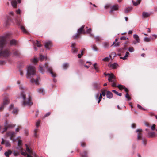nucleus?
Wrapping results in <instances>:
<instances>
[{"instance_id":"423d86ee","label":"nucleus","mask_w":157,"mask_h":157,"mask_svg":"<svg viewBox=\"0 0 157 157\" xmlns=\"http://www.w3.org/2000/svg\"><path fill=\"white\" fill-rule=\"evenodd\" d=\"M26 150L29 153V154H27V157H36V154L33 152L32 151L30 150L28 147L27 144H26Z\"/></svg>"},{"instance_id":"a878e982","label":"nucleus","mask_w":157,"mask_h":157,"mask_svg":"<svg viewBox=\"0 0 157 157\" xmlns=\"http://www.w3.org/2000/svg\"><path fill=\"white\" fill-rule=\"evenodd\" d=\"M141 0H136V2L134 0H132V2L134 5L136 6L140 4L141 2Z\"/></svg>"},{"instance_id":"603ef678","label":"nucleus","mask_w":157,"mask_h":157,"mask_svg":"<svg viewBox=\"0 0 157 157\" xmlns=\"http://www.w3.org/2000/svg\"><path fill=\"white\" fill-rule=\"evenodd\" d=\"M137 107L140 109L143 110H145L146 109H144V108H143L139 104H138L137 105Z\"/></svg>"},{"instance_id":"7ed1b4c3","label":"nucleus","mask_w":157,"mask_h":157,"mask_svg":"<svg viewBox=\"0 0 157 157\" xmlns=\"http://www.w3.org/2000/svg\"><path fill=\"white\" fill-rule=\"evenodd\" d=\"M36 70L34 67L29 66L27 68L26 77L31 78L35 76Z\"/></svg>"},{"instance_id":"052dcab7","label":"nucleus","mask_w":157,"mask_h":157,"mask_svg":"<svg viewBox=\"0 0 157 157\" xmlns=\"http://www.w3.org/2000/svg\"><path fill=\"white\" fill-rule=\"evenodd\" d=\"M81 145L82 147H85L86 146V144L84 142H81Z\"/></svg>"},{"instance_id":"72a5a7b5","label":"nucleus","mask_w":157,"mask_h":157,"mask_svg":"<svg viewBox=\"0 0 157 157\" xmlns=\"http://www.w3.org/2000/svg\"><path fill=\"white\" fill-rule=\"evenodd\" d=\"M134 39L136 40L137 43L140 42V39L138 36L137 35H134Z\"/></svg>"},{"instance_id":"412c9836","label":"nucleus","mask_w":157,"mask_h":157,"mask_svg":"<svg viewBox=\"0 0 157 157\" xmlns=\"http://www.w3.org/2000/svg\"><path fill=\"white\" fill-rule=\"evenodd\" d=\"M52 45L51 42L48 41L45 43L44 46L46 48L49 49H50V47H51Z\"/></svg>"},{"instance_id":"aec40b11","label":"nucleus","mask_w":157,"mask_h":157,"mask_svg":"<svg viewBox=\"0 0 157 157\" xmlns=\"http://www.w3.org/2000/svg\"><path fill=\"white\" fill-rule=\"evenodd\" d=\"M37 78L35 79L34 78H32L31 80V81L32 83H35L36 84H38V82L39 79H40V77L36 76Z\"/></svg>"},{"instance_id":"a18cd8bd","label":"nucleus","mask_w":157,"mask_h":157,"mask_svg":"<svg viewBox=\"0 0 157 157\" xmlns=\"http://www.w3.org/2000/svg\"><path fill=\"white\" fill-rule=\"evenodd\" d=\"M101 93L100 94L101 95V96H105V95H106V90H101Z\"/></svg>"},{"instance_id":"6e6d98bb","label":"nucleus","mask_w":157,"mask_h":157,"mask_svg":"<svg viewBox=\"0 0 157 157\" xmlns=\"http://www.w3.org/2000/svg\"><path fill=\"white\" fill-rule=\"evenodd\" d=\"M116 82V77H115V81H113L112 82H113V83H112V87H116L117 86H116V83H115Z\"/></svg>"},{"instance_id":"09e8293b","label":"nucleus","mask_w":157,"mask_h":157,"mask_svg":"<svg viewBox=\"0 0 157 157\" xmlns=\"http://www.w3.org/2000/svg\"><path fill=\"white\" fill-rule=\"evenodd\" d=\"M92 48L95 51H97L98 50L95 44L93 45L92 46Z\"/></svg>"},{"instance_id":"79ce46f5","label":"nucleus","mask_w":157,"mask_h":157,"mask_svg":"<svg viewBox=\"0 0 157 157\" xmlns=\"http://www.w3.org/2000/svg\"><path fill=\"white\" fill-rule=\"evenodd\" d=\"M86 33H88L89 34H90L91 33V29L90 28L88 29V27H86Z\"/></svg>"},{"instance_id":"3c124183","label":"nucleus","mask_w":157,"mask_h":157,"mask_svg":"<svg viewBox=\"0 0 157 157\" xmlns=\"http://www.w3.org/2000/svg\"><path fill=\"white\" fill-rule=\"evenodd\" d=\"M120 45V43L119 42H117L116 43L115 42H114L112 46H113V45H114V46L115 47H117L118 46Z\"/></svg>"},{"instance_id":"0e129e2a","label":"nucleus","mask_w":157,"mask_h":157,"mask_svg":"<svg viewBox=\"0 0 157 157\" xmlns=\"http://www.w3.org/2000/svg\"><path fill=\"white\" fill-rule=\"evenodd\" d=\"M39 70L41 73H43L44 72V70L43 68L41 66L39 67Z\"/></svg>"},{"instance_id":"13d9d810","label":"nucleus","mask_w":157,"mask_h":157,"mask_svg":"<svg viewBox=\"0 0 157 157\" xmlns=\"http://www.w3.org/2000/svg\"><path fill=\"white\" fill-rule=\"evenodd\" d=\"M51 114V112H48V113H47L43 117V118H45V117H47L48 116H49L50 114Z\"/></svg>"},{"instance_id":"338daca9","label":"nucleus","mask_w":157,"mask_h":157,"mask_svg":"<svg viewBox=\"0 0 157 157\" xmlns=\"http://www.w3.org/2000/svg\"><path fill=\"white\" fill-rule=\"evenodd\" d=\"M155 124H153L152 126L151 127V129L152 130H154L155 129Z\"/></svg>"},{"instance_id":"dca6fc26","label":"nucleus","mask_w":157,"mask_h":157,"mask_svg":"<svg viewBox=\"0 0 157 157\" xmlns=\"http://www.w3.org/2000/svg\"><path fill=\"white\" fill-rule=\"evenodd\" d=\"M11 59H0V65H4L7 62L10 63Z\"/></svg>"},{"instance_id":"9d476101","label":"nucleus","mask_w":157,"mask_h":157,"mask_svg":"<svg viewBox=\"0 0 157 157\" xmlns=\"http://www.w3.org/2000/svg\"><path fill=\"white\" fill-rule=\"evenodd\" d=\"M17 25L20 27L21 31L24 33L28 34L29 33L28 32L25 28V27L22 25L20 22L18 21L17 22Z\"/></svg>"},{"instance_id":"5701e85b","label":"nucleus","mask_w":157,"mask_h":157,"mask_svg":"<svg viewBox=\"0 0 157 157\" xmlns=\"http://www.w3.org/2000/svg\"><path fill=\"white\" fill-rule=\"evenodd\" d=\"M81 157H88V151L86 150H84L82 153H80Z\"/></svg>"},{"instance_id":"6e6552de","label":"nucleus","mask_w":157,"mask_h":157,"mask_svg":"<svg viewBox=\"0 0 157 157\" xmlns=\"http://www.w3.org/2000/svg\"><path fill=\"white\" fill-rule=\"evenodd\" d=\"M104 75L105 76H108L109 78L108 80L109 82H112L113 81H115V76L114 75L113 73L111 74H106L104 73Z\"/></svg>"},{"instance_id":"c03bdc74","label":"nucleus","mask_w":157,"mask_h":157,"mask_svg":"<svg viewBox=\"0 0 157 157\" xmlns=\"http://www.w3.org/2000/svg\"><path fill=\"white\" fill-rule=\"evenodd\" d=\"M31 62L34 65H36L38 62V59H32Z\"/></svg>"},{"instance_id":"69168bd1","label":"nucleus","mask_w":157,"mask_h":157,"mask_svg":"<svg viewBox=\"0 0 157 157\" xmlns=\"http://www.w3.org/2000/svg\"><path fill=\"white\" fill-rule=\"evenodd\" d=\"M40 124V120H38L37 121L36 124V125L37 127H38L39 126Z\"/></svg>"},{"instance_id":"5fc2aeb1","label":"nucleus","mask_w":157,"mask_h":157,"mask_svg":"<svg viewBox=\"0 0 157 157\" xmlns=\"http://www.w3.org/2000/svg\"><path fill=\"white\" fill-rule=\"evenodd\" d=\"M144 40L146 42H149L151 40L150 38L146 37L144 38Z\"/></svg>"},{"instance_id":"f704fd0d","label":"nucleus","mask_w":157,"mask_h":157,"mask_svg":"<svg viewBox=\"0 0 157 157\" xmlns=\"http://www.w3.org/2000/svg\"><path fill=\"white\" fill-rule=\"evenodd\" d=\"M69 67V64L67 63H65L63 65V69H67Z\"/></svg>"},{"instance_id":"a211bd4d","label":"nucleus","mask_w":157,"mask_h":157,"mask_svg":"<svg viewBox=\"0 0 157 157\" xmlns=\"http://www.w3.org/2000/svg\"><path fill=\"white\" fill-rule=\"evenodd\" d=\"M25 64L24 62L21 60L18 63L17 67L19 68V69H21L24 67Z\"/></svg>"},{"instance_id":"4c0bfd02","label":"nucleus","mask_w":157,"mask_h":157,"mask_svg":"<svg viewBox=\"0 0 157 157\" xmlns=\"http://www.w3.org/2000/svg\"><path fill=\"white\" fill-rule=\"evenodd\" d=\"M47 57L46 56H43L41 54L40 55L39 59H47Z\"/></svg>"},{"instance_id":"8fccbe9b","label":"nucleus","mask_w":157,"mask_h":157,"mask_svg":"<svg viewBox=\"0 0 157 157\" xmlns=\"http://www.w3.org/2000/svg\"><path fill=\"white\" fill-rule=\"evenodd\" d=\"M95 39L96 40L97 42H99L101 41V38L99 36H96L95 38Z\"/></svg>"},{"instance_id":"20e7f679","label":"nucleus","mask_w":157,"mask_h":157,"mask_svg":"<svg viewBox=\"0 0 157 157\" xmlns=\"http://www.w3.org/2000/svg\"><path fill=\"white\" fill-rule=\"evenodd\" d=\"M84 27L85 25H83L78 29L77 33L75 35H74L72 37L73 39H75L80 38V35L82 33L83 34H85L86 33V32L84 29Z\"/></svg>"},{"instance_id":"864d4df0","label":"nucleus","mask_w":157,"mask_h":157,"mask_svg":"<svg viewBox=\"0 0 157 157\" xmlns=\"http://www.w3.org/2000/svg\"><path fill=\"white\" fill-rule=\"evenodd\" d=\"M109 45L108 43L105 42L104 43V46L105 48H107L109 47Z\"/></svg>"},{"instance_id":"e2e57ef3","label":"nucleus","mask_w":157,"mask_h":157,"mask_svg":"<svg viewBox=\"0 0 157 157\" xmlns=\"http://www.w3.org/2000/svg\"><path fill=\"white\" fill-rule=\"evenodd\" d=\"M134 48L133 47H130L129 48V51L130 52H132L134 51Z\"/></svg>"},{"instance_id":"f257e3e1","label":"nucleus","mask_w":157,"mask_h":157,"mask_svg":"<svg viewBox=\"0 0 157 157\" xmlns=\"http://www.w3.org/2000/svg\"><path fill=\"white\" fill-rule=\"evenodd\" d=\"M10 35L7 34L4 36L0 37V48L1 50L0 51V56L5 57H8L10 54V51L9 50L6 49L2 50L5 45L6 43V40L9 38Z\"/></svg>"},{"instance_id":"de8ad7c7","label":"nucleus","mask_w":157,"mask_h":157,"mask_svg":"<svg viewBox=\"0 0 157 157\" xmlns=\"http://www.w3.org/2000/svg\"><path fill=\"white\" fill-rule=\"evenodd\" d=\"M38 131V129H35L34 131V136L35 137H37V132Z\"/></svg>"},{"instance_id":"7c9ffc66","label":"nucleus","mask_w":157,"mask_h":157,"mask_svg":"<svg viewBox=\"0 0 157 157\" xmlns=\"http://www.w3.org/2000/svg\"><path fill=\"white\" fill-rule=\"evenodd\" d=\"M11 151L10 150H9L8 151L5 152L4 153V154L6 157H9L10 155L11 154Z\"/></svg>"},{"instance_id":"39448f33","label":"nucleus","mask_w":157,"mask_h":157,"mask_svg":"<svg viewBox=\"0 0 157 157\" xmlns=\"http://www.w3.org/2000/svg\"><path fill=\"white\" fill-rule=\"evenodd\" d=\"M129 53L128 52H127L125 55L124 57H121V55L119 54L116 55V54L114 52L112 53L109 56V57L111 59L112 58H119L120 59H126V57H128Z\"/></svg>"},{"instance_id":"c756f323","label":"nucleus","mask_w":157,"mask_h":157,"mask_svg":"<svg viewBox=\"0 0 157 157\" xmlns=\"http://www.w3.org/2000/svg\"><path fill=\"white\" fill-rule=\"evenodd\" d=\"M94 88L96 89H98L99 88V84L97 83H95L93 84Z\"/></svg>"},{"instance_id":"9b49d317","label":"nucleus","mask_w":157,"mask_h":157,"mask_svg":"<svg viewBox=\"0 0 157 157\" xmlns=\"http://www.w3.org/2000/svg\"><path fill=\"white\" fill-rule=\"evenodd\" d=\"M76 43H72L71 45V47L72 48L71 50L73 53H76L78 51V48L76 47Z\"/></svg>"},{"instance_id":"4d7b16f0","label":"nucleus","mask_w":157,"mask_h":157,"mask_svg":"<svg viewBox=\"0 0 157 157\" xmlns=\"http://www.w3.org/2000/svg\"><path fill=\"white\" fill-rule=\"evenodd\" d=\"M19 71L20 72V75L21 76H22L23 75V70L21 69H19Z\"/></svg>"},{"instance_id":"f3484780","label":"nucleus","mask_w":157,"mask_h":157,"mask_svg":"<svg viewBox=\"0 0 157 157\" xmlns=\"http://www.w3.org/2000/svg\"><path fill=\"white\" fill-rule=\"evenodd\" d=\"M15 125L13 124H9L7 125H6L4 128V131L2 132V133H3L4 132L6 131L8 129V128H13V127H14Z\"/></svg>"},{"instance_id":"37998d69","label":"nucleus","mask_w":157,"mask_h":157,"mask_svg":"<svg viewBox=\"0 0 157 157\" xmlns=\"http://www.w3.org/2000/svg\"><path fill=\"white\" fill-rule=\"evenodd\" d=\"M35 44L39 47H40L41 46V44L40 43V42L37 40H36V42L35 43Z\"/></svg>"},{"instance_id":"f03ea898","label":"nucleus","mask_w":157,"mask_h":157,"mask_svg":"<svg viewBox=\"0 0 157 157\" xmlns=\"http://www.w3.org/2000/svg\"><path fill=\"white\" fill-rule=\"evenodd\" d=\"M21 96L23 100V102L22 104L23 106H25L26 105L30 106L33 105V103L31 101V97L29 95H28L27 98L24 92H22L21 94Z\"/></svg>"},{"instance_id":"ea45409f","label":"nucleus","mask_w":157,"mask_h":157,"mask_svg":"<svg viewBox=\"0 0 157 157\" xmlns=\"http://www.w3.org/2000/svg\"><path fill=\"white\" fill-rule=\"evenodd\" d=\"M112 91L115 93L116 95H118L120 96H121L122 95V94L121 93H119L118 92H117L115 90H112Z\"/></svg>"},{"instance_id":"393cba45","label":"nucleus","mask_w":157,"mask_h":157,"mask_svg":"<svg viewBox=\"0 0 157 157\" xmlns=\"http://www.w3.org/2000/svg\"><path fill=\"white\" fill-rule=\"evenodd\" d=\"M148 137L149 138H153L155 137V133L153 132H150L148 133Z\"/></svg>"},{"instance_id":"a19ab883","label":"nucleus","mask_w":157,"mask_h":157,"mask_svg":"<svg viewBox=\"0 0 157 157\" xmlns=\"http://www.w3.org/2000/svg\"><path fill=\"white\" fill-rule=\"evenodd\" d=\"M38 91L40 93H42L43 94H44V91L42 88H40L38 89Z\"/></svg>"},{"instance_id":"c9c22d12","label":"nucleus","mask_w":157,"mask_h":157,"mask_svg":"<svg viewBox=\"0 0 157 157\" xmlns=\"http://www.w3.org/2000/svg\"><path fill=\"white\" fill-rule=\"evenodd\" d=\"M18 111L19 110L17 108H16L13 109L12 111V113L14 114H17L18 113Z\"/></svg>"},{"instance_id":"2f4dec72","label":"nucleus","mask_w":157,"mask_h":157,"mask_svg":"<svg viewBox=\"0 0 157 157\" xmlns=\"http://www.w3.org/2000/svg\"><path fill=\"white\" fill-rule=\"evenodd\" d=\"M22 141L21 140H19L18 141V145L21 148V150H23V149L21 147Z\"/></svg>"},{"instance_id":"680f3d73","label":"nucleus","mask_w":157,"mask_h":157,"mask_svg":"<svg viewBox=\"0 0 157 157\" xmlns=\"http://www.w3.org/2000/svg\"><path fill=\"white\" fill-rule=\"evenodd\" d=\"M144 145H146L147 144V140L145 139H144L142 141Z\"/></svg>"},{"instance_id":"1a4fd4ad","label":"nucleus","mask_w":157,"mask_h":157,"mask_svg":"<svg viewBox=\"0 0 157 157\" xmlns=\"http://www.w3.org/2000/svg\"><path fill=\"white\" fill-rule=\"evenodd\" d=\"M9 103V100L7 98H5L3 100L2 105L0 107V111H2L4 108V106Z\"/></svg>"},{"instance_id":"58836bf2","label":"nucleus","mask_w":157,"mask_h":157,"mask_svg":"<svg viewBox=\"0 0 157 157\" xmlns=\"http://www.w3.org/2000/svg\"><path fill=\"white\" fill-rule=\"evenodd\" d=\"M117 87L120 90H122L123 89H124L125 88V86L123 85H118Z\"/></svg>"},{"instance_id":"2eb2a0df","label":"nucleus","mask_w":157,"mask_h":157,"mask_svg":"<svg viewBox=\"0 0 157 157\" xmlns=\"http://www.w3.org/2000/svg\"><path fill=\"white\" fill-rule=\"evenodd\" d=\"M1 144H5L6 147H10L11 146L10 144L9 141H5L3 138H2V141Z\"/></svg>"},{"instance_id":"bb28decb","label":"nucleus","mask_w":157,"mask_h":157,"mask_svg":"<svg viewBox=\"0 0 157 157\" xmlns=\"http://www.w3.org/2000/svg\"><path fill=\"white\" fill-rule=\"evenodd\" d=\"M12 6L14 8H16L17 6V2L15 0H12L11 2Z\"/></svg>"},{"instance_id":"e433bc0d","label":"nucleus","mask_w":157,"mask_h":157,"mask_svg":"<svg viewBox=\"0 0 157 157\" xmlns=\"http://www.w3.org/2000/svg\"><path fill=\"white\" fill-rule=\"evenodd\" d=\"M94 67L97 72H98L99 71L98 68V65L96 63L94 64Z\"/></svg>"},{"instance_id":"473e14b6","label":"nucleus","mask_w":157,"mask_h":157,"mask_svg":"<svg viewBox=\"0 0 157 157\" xmlns=\"http://www.w3.org/2000/svg\"><path fill=\"white\" fill-rule=\"evenodd\" d=\"M13 54L15 56H19L20 55L19 52L16 50H14L13 52Z\"/></svg>"},{"instance_id":"774afa93","label":"nucleus","mask_w":157,"mask_h":157,"mask_svg":"<svg viewBox=\"0 0 157 157\" xmlns=\"http://www.w3.org/2000/svg\"><path fill=\"white\" fill-rule=\"evenodd\" d=\"M127 38L125 36H122L121 37L120 39L121 40H125Z\"/></svg>"},{"instance_id":"49530a36","label":"nucleus","mask_w":157,"mask_h":157,"mask_svg":"<svg viewBox=\"0 0 157 157\" xmlns=\"http://www.w3.org/2000/svg\"><path fill=\"white\" fill-rule=\"evenodd\" d=\"M125 97L128 99V100H130L131 99V98L129 96V95L128 93H126V95H125Z\"/></svg>"},{"instance_id":"f8f14e48","label":"nucleus","mask_w":157,"mask_h":157,"mask_svg":"<svg viewBox=\"0 0 157 157\" xmlns=\"http://www.w3.org/2000/svg\"><path fill=\"white\" fill-rule=\"evenodd\" d=\"M7 134L9 136H10V139L13 141H15V140L14 139V137L15 136V133L14 132H7Z\"/></svg>"},{"instance_id":"b1692460","label":"nucleus","mask_w":157,"mask_h":157,"mask_svg":"<svg viewBox=\"0 0 157 157\" xmlns=\"http://www.w3.org/2000/svg\"><path fill=\"white\" fill-rule=\"evenodd\" d=\"M17 43V42L15 39H13L11 40L10 42V46L15 45Z\"/></svg>"},{"instance_id":"cd10ccee","label":"nucleus","mask_w":157,"mask_h":157,"mask_svg":"<svg viewBox=\"0 0 157 157\" xmlns=\"http://www.w3.org/2000/svg\"><path fill=\"white\" fill-rule=\"evenodd\" d=\"M151 15L150 13H148L146 12H143L142 13V15L145 18Z\"/></svg>"},{"instance_id":"0eeeda50","label":"nucleus","mask_w":157,"mask_h":157,"mask_svg":"<svg viewBox=\"0 0 157 157\" xmlns=\"http://www.w3.org/2000/svg\"><path fill=\"white\" fill-rule=\"evenodd\" d=\"M45 67L47 69V71L51 74L52 76L53 77H55L56 76V75L55 73H54L53 71L52 68L50 67H49L47 63H45Z\"/></svg>"},{"instance_id":"ddd939ff","label":"nucleus","mask_w":157,"mask_h":157,"mask_svg":"<svg viewBox=\"0 0 157 157\" xmlns=\"http://www.w3.org/2000/svg\"><path fill=\"white\" fill-rule=\"evenodd\" d=\"M142 131V130L141 129H138L136 130V132L138 133L137 135V140H138L142 139V133H141Z\"/></svg>"},{"instance_id":"4468645a","label":"nucleus","mask_w":157,"mask_h":157,"mask_svg":"<svg viewBox=\"0 0 157 157\" xmlns=\"http://www.w3.org/2000/svg\"><path fill=\"white\" fill-rule=\"evenodd\" d=\"M108 66L110 68H112L113 69H115L119 67L117 63H114L112 64L111 63H109L108 64Z\"/></svg>"},{"instance_id":"bf43d9fd","label":"nucleus","mask_w":157,"mask_h":157,"mask_svg":"<svg viewBox=\"0 0 157 157\" xmlns=\"http://www.w3.org/2000/svg\"><path fill=\"white\" fill-rule=\"evenodd\" d=\"M83 53H84L83 51H82L81 52V54H79L78 55V57L79 58H81V56L83 54Z\"/></svg>"},{"instance_id":"6ab92c4d","label":"nucleus","mask_w":157,"mask_h":157,"mask_svg":"<svg viewBox=\"0 0 157 157\" xmlns=\"http://www.w3.org/2000/svg\"><path fill=\"white\" fill-rule=\"evenodd\" d=\"M118 9V5H114L112 6L111 10L110 11V13H111L114 10H117Z\"/></svg>"},{"instance_id":"4be33fe9","label":"nucleus","mask_w":157,"mask_h":157,"mask_svg":"<svg viewBox=\"0 0 157 157\" xmlns=\"http://www.w3.org/2000/svg\"><path fill=\"white\" fill-rule=\"evenodd\" d=\"M106 95L107 98L110 99L113 97V94L110 91L106 90Z\"/></svg>"},{"instance_id":"c85d7f7f","label":"nucleus","mask_w":157,"mask_h":157,"mask_svg":"<svg viewBox=\"0 0 157 157\" xmlns=\"http://www.w3.org/2000/svg\"><path fill=\"white\" fill-rule=\"evenodd\" d=\"M132 7H130L127 8L126 9L124 10V13H127L129 12L132 10Z\"/></svg>"}]
</instances>
